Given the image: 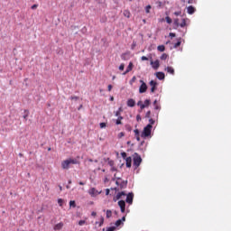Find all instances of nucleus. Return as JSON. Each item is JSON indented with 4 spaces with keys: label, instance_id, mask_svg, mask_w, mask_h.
<instances>
[{
    "label": "nucleus",
    "instance_id": "f257e3e1",
    "mask_svg": "<svg viewBox=\"0 0 231 231\" xmlns=\"http://www.w3.org/2000/svg\"><path fill=\"white\" fill-rule=\"evenodd\" d=\"M77 163H79V161L76 159H67L61 162V167L64 170H68L70 165H77Z\"/></svg>",
    "mask_w": 231,
    "mask_h": 231
},
{
    "label": "nucleus",
    "instance_id": "f03ea898",
    "mask_svg": "<svg viewBox=\"0 0 231 231\" xmlns=\"http://www.w3.org/2000/svg\"><path fill=\"white\" fill-rule=\"evenodd\" d=\"M152 131V125H147L143 128V132L141 134L142 138H147V137L151 136Z\"/></svg>",
    "mask_w": 231,
    "mask_h": 231
},
{
    "label": "nucleus",
    "instance_id": "7ed1b4c3",
    "mask_svg": "<svg viewBox=\"0 0 231 231\" xmlns=\"http://www.w3.org/2000/svg\"><path fill=\"white\" fill-rule=\"evenodd\" d=\"M141 163H142V157L135 152L134 154V166L135 167V169H138Z\"/></svg>",
    "mask_w": 231,
    "mask_h": 231
},
{
    "label": "nucleus",
    "instance_id": "20e7f679",
    "mask_svg": "<svg viewBox=\"0 0 231 231\" xmlns=\"http://www.w3.org/2000/svg\"><path fill=\"white\" fill-rule=\"evenodd\" d=\"M141 86L139 88V93H145L147 91V84L143 80H140Z\"/></svg>",
    "mask_w": 231,
    "mask_h": 231
},
{
    "label": "nucleus",
    "instance_id": "39448f33",
    "mask_svg": "<svg viewBox=\"0 0 231 231\" xmlns=\"http://www.w3.org/2000/svg\"><path fill=\"white\" fill-rule=\"evenodd\" d=\"M134 198V194L133 193H128L127 196H126V203H128L129 205H133V199Z\"/></svg>",
    "mask_w": 231,
    "mask_h": 231
},
{
    "label": "nucleus",
    "instance_id": "423d86ee",
    "mask_svg": "<svg viewBox=\"0 0 231 231\" xmlns=\"http://www.w3.org/2000/svg\"><path fill=\"white\" fill-rule=\"evenodd\" d=\"M150 86L152 87L151 93H154V91H156V86H158V83H156V81H154V80H151Z\"/></svg>",
    "mask_w": 231,
    "mask_h": 231
},
{
    "label": "nucleus",
    "instance_id": "0eeeda50",
    "mask_svg": "<svg viewBox=\"0 0 231 231\" xmlns=\"http://www.w3.org/2000/svg\"><path fill=\"white\" fill-rule=\"evenodd\" d=\"M118 205H119V207H120V208H121V212H122V213L125 212V201H124V200H119V201H118Z\"/></svg>",
    "mask_w": 231,
    "mask_h": 231
},
{
    "label": "nucleus",
    "instance_id": "6e6552de",
    "mask_svg": "<svg viewBox=\"0 0 231 231\" xmlns=\"http://www.w3.org/2000/svg\"><path fill=\"white\" fill-rule=\"evenodd\" d=\"M88 194H90V196H98L100 192H98L95 188H92L89 189Z\"/></svg>",
    "mask_w": 231,
    "mask_h": 231
},
{
    "label": "nucleus",
    "instance_id": "1a4fd4ad",
    "mask_svg": "<svg viewBox=\"0 0 231 231\" xmlns=\"http://www.w3.org/2000/svg\"><path fill=\"white\" fill-rule=\"evenodd\" d=\"M151 66H152L153 69H158V68H160V61L158 60L151 61Z\"/></svg>",
    "mask_w": 231,
    "mask_h": 231
},
{
    "label": "nucleus",
    "instance_id": "9d476101",
    "mask_svg": "<svg viewBox=\"0 0 231 231\" xmlns=\"http://www.w3.org/2000/svg\"><path fill=\"white\" fill-rule=\"evenodd\" d=\"M194 12H196V8H194V6L189 5V6L187 7V13L189 15H192V14H194Z\"/></svg>",
    "mask_w": 231,
    "mask_h": 231
},
{
    "label": "nucleus",
    "instance_id": "9b49d317",
    "mask_svg": "<svg viewBox=\"0 0 231 231\" xmlns=\"http://www.w3.org/2000/svg\"><path fill=\"white\" fill-rule=\"evenodd\" d=\"M125 162H126V167L128 169H130L132 163H133V159L131 157H126L125 158Z\"/></svg>",
    "mask_w": 231,
    "mask_h": 231
},
{
    "label": "nucleus",
    "instance_id": "f8f14e48",
    "mask_svg": "<svg viewBox=\"0 0 231 231\" xmlns=\"http://www.w3.org/2000/svg\"><path fill=\"white\" fill-rule=\"evenodd\" d=\"M135 104H136V102L134 101V99L131 98V99H128V101H127L128 107H134Z\"/></svg>",
    "mask_w": 231,
    "mask_h": 231
},
{
    "label": "nucleus",
    "instance_id": "ddd939ff",
    "mask_svg": "<svg viewBox=\"0 0 231 231\" xmlns=\"http://www.w3.org/2000/svg\"><path fill=\"white\" fill-rule=\"evenodd\" d=\"M164 71H167V73H170L171 75H174V68L172 67H166Z\"/></svg>",
    "mask_w": 231,
    "mask_h": 231
},
{
    "label": "nucleus",
    "instance_id": "4468645a",
    "mask_svg": "<svg viewBox=\"0 0 231 231\" xmlns=\"http://www.w3.org/2000/svg\"><path fill=\"white\" fill-rule=\"evenodd\" d=\"M156 77H157V79H159V80H163V79H165V73H163V72H157L156 73Z\"/></svg>",
    "mask_w": 231,
    "mask_h": 231
},
{
    "label": "nucleus",
    "instance_id": "2eb2a0df",
    "mask_svg": "<svg viewBox=\"0 0 231 231\" xmlns=\"http://www.w3.org/2000/svg\"><path fill=\"white\" fill-rule=\"evenodd\" d=\"M133 70V62H130L126 70L123 73V75H127V73H129V71Z\"/></svg>",
    "mask_w": 231,
    "mask_h": 231
},
{
    "label": "nucleus",
    "instance_id": "dca6fc26",
    "mask_svg": "<svg viewBox=\"0 0 231 231\" xmlns=\"http://www.w3.org/2000/svg\"><path fill=\"white\" fill-rule=\"evenodd\" d=\"M122 196H125V191H122V192H119L116 199H114V201H116L117 199H122Z\"/></svg>",
    "mask_w": 231,
    "mask_h": 231
},
{
    "label": "nucleus",
    "instance_id": "f3484780",
    "mask_svg": "<svg viewBox=\"0 0 231 231\" xmlns=\"http://www.w3.org/2000/svg\"><path fill=\"white\" fill-rule=\"evenodd\" d=\"M119 187L120 189H125L127 187V180H121Z\"/></svg>",
    "mask_w": 231,
    "mask_h": 231
},
{
    "label": "nucleus",
    "instance_id": "a211bd4d",
    "mask_svg": "<svg viewBox=\"0 0 231 231\" xmlns=\"http://www.w3.org/2000/svg\"><path fill=\"white\" fill-rule=\"evenodd\" d=\"M62 226H64V224L60 222L54 226V230H61Z\"/></svg>",
    "mask_w": 231,
    "mask_h": 231
},
{
    "label": "nucleus",
    "instance_id": "6ab92c4d",
    "mask_svg": "<svg viewBox=\"0 0 231 231\" xmlns=\"http://www.w3.org/2000/svg\"><path fill=\"white\" fill-rule=\"evenodd\" d=\"M173 24L175 26V29L180 28V20L178 18L174 19Z\"/></svg>",
    "mask_w": 231,
    "mask_h": 231
},
{
    "label": "nucleus",
    "instance_id": "aec40b11",
    "mask_svg": "<svg viewBox=\"0 0 231 231\" xmlns=\"http://www.w3.org/2000/svg\"><path fill=\"white\" fill-rule=\"evenodd\" d=\"M180 28H185L187 26V20L185 18L182 19V22L179 24Z\"/></svg>",
    "mask_w": 231,
    "mask_h": 231
},
{
    "label": "nucleus",
    "instance_id": "412c9836",
    "mask_svg": "<svg viewBox=\"0 0 231 231\" xmlns=\"http://www.w3.org/2000/svg\"><path fill=\"white\" fill-rule=\"evenodd\" d=\"M122 120H124L123 116H118V118L116 121V125H122Z\"/></svg>",
    "mask_w": 231,
    "mask_h": 231
},
{
    "label": "nucleus",
    "instance_id": "4be33fe9",
    "mask_svg": "<svg viewBox=\"0 0 231 231\" xmlns=\"http://www.w3.org/2000/svg\"><path fill=\"white\" fill-rule=\"evenodd\" d=\"M123 14L125 17H127L128 19L131 17V12H129V10H125Z\"/></svg>",
    "mask_w": 231,
    "mask_h": 231
},
{
    "label": "nucleus",
    "instance_id": "5701e85b",
    "mask_svg": "<svg viewBox=\"0 0 231 231\" xmlns=\"http://www.w3.org/2000/svg\"><path fill=\"white\" fill-rule=\"evenodd\" d=\"M158 51H165V46L164 45H159L157 47Z\"/></svg>",
    "mask_w": 231,
    "mask_h": 231
},
{
    "label": "nucleus",
    "instance_id": "b1692460",
    "mask_svg": "<svg viewBox=\"0 0 231 231\" xmlns=\"http://www.w3.org/2000/svg\"><path fill=\"white\" fill-rule=\"evenodd\" d=\"M145 107H149V106H151V99H146L144 100V104Z\"/></svg>",
    "mask_w": 231,
    "mask_h": 231
},
{
    "label": "nucleus",
    "instance_id": "393cba45",
    "mask_svg": "<svg viewBox=\"0 0 231 231\" xmlns=\"http://www.w3.org/2000/svg\"><path fill=\"white\" fill-rule=\"evenodd\" d=\"M113 216V212L109 209L106 210V217L109 218Z\"/></svg>",
    "mask_w": 231,
    "mask_h": 231
},
{
    "label": "nucleus",
    "instance_id": "a878e982",
    "mask_svg": "<svg viewBox=\"0 0 231 231\" xmlns=\"http://www.w3.org/2000/svg\"><path fill=\"white\" fill-rule=\"evenodd\" d=\"M134 82H136V76H134L133 78H132V79L130 80V86H133V84H134Z\"/></svg>",
    "mask_w": 231,
    "mask_h": 231
},
{
    "label": "nucleus",
    "instance_id": "bb28decb",
    "mask_svg": "<svg viewBox=\"0 0 231 231\" xmlns=\"http://www.w3.org/2000/svg\"><path fill=\"white\" fill-rule=\"evenodd\" d=\"M69 207H72L73 208H75V207H77V204H75V200L69 201Z\"/></svg>",
    "mask_w": 231,
    "mask_h": 231
},
{
    "label": "nucleus",
    "instance_id": "cd10ccee",
    "mask_svg": "<svg viewBox=\"0 0 231 231\" xmlns=\"http://www.w3.org/2000/svg\"><path fill=\"white\" fill-rule=\"evenodd\" d=\"M165 19H166V22H167L168 24H171L172 23V19H171V17L166 16Z\"/></svg>",
    "mask_w": 231,
    "mask_h": 231
},
{
    "label": "nucleus",
    "instance_id": "c85d7f7f",
    "mask_svg": "<svg viewBox=\"0 0 231 231\" xmlns=\"http://www.w3.org/2000/svg\"><path fill=\"white\" fill-rule=\"evenodd\" d=\"M120 113H122V107H119L118 110L116 112V116H121Z\"/></svg>",
    "mask_w": 231,
    "mask_h": 231
},
{
    "label": "nucleus",
    "instance_id": "c756f323",
    "mask_svg": "<svg viewBox=\"0 0 231 231\" xmlns=\"http://www.w3.org/2000/svg\"><path fill=\"white\" fill-rule=\"evenodd\" d=\"M167 57H169L166 53H163L162 56H161V60H166Z\"/></svg>",
    "mask_w": 231,
    "mask_h": 231
},
{
    "label": "nucleus",
    "instance_id": "7c9ffc66",
    "mask_svg": "<svg viewBox=\"0 0 231 231\" xmlns=\"http://www.w3.org/2000/svg\"><path fill=\"white\" fill-rule=\"evenodd\" d=\"M24 113H25V114L23 115V118H24L25 120H27L28 115H30V112H28V110H25Z\"/></svg>",
    "mask_w": 231,
    "mask_h": 231
},
{
    "label": "nucleus",
    "instance_id": "2f4dec72",
    "mask_svg": "<svg viewBox=\"0 0 231 231\" xmlns=\"http://www.w3.org/2000/svg\"><path fill=\"white\" fill-rule=\"evenodd\" d=\"M122 181L121 178H117V180H116V185H117V187H120V182Z\"/></svg>",
    "mask_w": 231,
    "mask_h": 231
},
{
    "label": "nucleus",
    "instance_id": "473e14b6",
    "mask_svg": "<svg viewBox=\"0 0 231 231\" xmlns=\"http://www.w3.org/2000/svg\"><path fill=\"white\" fill-rule=\"evenodd\" d=\"M70 100H75V102H77V100H80V97H79L77 96H73L70 97Z\"/></svg>",
    "mask_w": 231,
    "mask_h": 231
},
{
    "label": "nucleus",
    "instance_id": "72a5a7b5",
    "mask_svg": "<svg viewBox=\"0 0 231 231\" xmlns=\"http://www.w3.org/2000/svg\"><path fill=\"white\" fill-rule=\"evenodd\" d=\"M79 226H84V225H86V220H79Z\"/></svg>",
    "mask_w": 231,
    "mask_h": 231
},
{
    "label": "nucleus",
    "instance_id": "f704fd0d",
    "mask_svg": "<svg viewBox=\"0 0 231 231\" xmlns=\"http://www.w3.org/2000/svg\"><path fill=\"white\" fill-rule=\"evenodd\" d=\"M120 225H123L122 220H120V219L116 220V226H120Z\"/></svg>",
    "mask_w": 231,
    "mask_h": 231
},
{
    "label": "nucleus",
    "instance_id": "c9c22d12",
    "mask_svg": "<svg viewBox=\"0 0 231 231\" xmlns=\"http://www.w3.org/2000/svg\"><path fill=\"white\" fill-rule=\"evenodd\" d=\"M63 203H64V199H58V204L60 205V207H62Z\"/></svg>",
    "mask_w": 231,
    "mask_h": 231
},
{
    "label": "nucleus",
    "instance_id": "e433bc0d",
    "mask_svg": "<svg viewBox=\"0 0 231 231\" xmlns=\"http://www.w3.org/2000/svg\"><path fill=\"white\" fill-rule=\"evenodd\" d=\"M180 46H181V41L179 40L178 42L174 44V48H178Z\"/></svg>",
    "mask_w": 231,
    "mask_h": 231
},
{
    "label": "nucleus",
    "instance_id": "4c0bfd02",
    "mask_svg": "<svg viewBox=\"0 0 231 231\" xmlns=\"http://www.w3.org/2000/svg\"><path fill=\"white\" fill-rule=\"evenodd\" d=\"M121 156L122 158H124V160H125L127 158V153L125 152H121Z\"/></svg>",
    "mask_w": 231,
    "mask_h": 231
},
{
    "label": "nucleus",
    "instance_id": "58836bf2",
    "mask_svg": "<svg viewBox=\"0 0 231 231\" xmlns=\"http://www.w3.org/2000/svg\"><path fill=\"white\" fill-rule=\"evenodd\" d=\"M146 14H149L151 12V5H147L145 8Z\"/></svg>",
    "mask_w": 231,
    "mask_h": 231
},
{
    "label": "nucleus",
    "instance_id": "ea45409f",
    "mask_svg": "<svg viewBox=\"0 0 231 231\" xmlns=\"http://www.w3.org/2000/svg\"><path fill=\"white\" fill-rule=\"evenodd\" d=\"M115 230H116V227L115 226H110L106 229V231H115Z\"/></svg>",
    "mask_w": 231,
    "mask_h": 231
},
{
    "label": "nucleus",
    "instance_id": "a19ab883",
    "mask_svg": "<svg viewBox=\"0 0 231 231\" xmlns=\"http://www.w3.org/2000/svg\"><path fill=\"white\" fill-rule=\"evenodd\" d=\"M134 133L135 136H140V131L138 129H135L134 131Z\"/></svg>",
    "mask_w": 231,
    "mask_h": 231
},
{
    "label": "nucleus",
    "instance_id": "79ce46f5",
    "mask_svg": "<svg viewBox=\"0 0 231 231\" xmlns=\"http://www.w3.org/2000/svg\"><path fill=\"white\" fill-rule=\"evenodd\" d=\"M99 125L101 129H104L106 127V123H100Z\"/></svg>",
    "mask_w": 231,
    "mask_h": 231
},
{
    "label": "nucleus",
    "instance_id": "37998d69",
    "mask_svg": "<svg viewBox=\"0 0 231 231\" xmlns=\"http://www.w3.org/2000/svg\"><path fill=\"white\" fill-rule=\"evenodd\" d=\"M125 134H124V132H121L118 134V138H123V136H125Z\"/></svg>",
    "mask_w": 231,
    "mask_h": 231
},
{
    "label": "nucleus",
    "instance_id": "c03bdc74",
    "mask_svg": "<svg viewBox=\"0 0 231 231\" xmlns=\"http://www.w3.org/2000/svg\"><path fill=\"white\" fill-rule=\"evenodd\" d=\"M124 68H125V65H124V64H121V65L119 66L120 71H124Z\"/></svg>",
    "mask_w": 231,
    "mask_h": 231
},
{
    "label": "nucleus",
    "instance_id": "a18cd8bd",
    "mask_svg": "<svg viewBox=\"0 0 231 231\" xmlns=\"http://www.w3.org/2000/svg\"><path fill=\"white\" fill-rule=\"evenodd\" d=\"M149 122H150L149 125H153V124H154V120L153 119H149Z\"/></svg>",
    "mask_w": 231,
    "mask_h": 231
},
{
    "label": "nucleus",
    "instance_id": "49530a36",
    "mask_svg": "<svg viewBox=\"0 0 231 231\" xmlns=\"http://www.w3.org/2000/svg\"><path fill=\"white\" fill-rule=\"evenodd\" d=\"M141 60H149V58H147L146 56H143V57L141 58Z\"/></svg>",
    "mask_w": 231,
    "mask_h": 231
},
{
    "label": "nucleus",
    "instance_id": "de8ad7c7",
    "mask_svg": "<svg viewBox=\"0 0 231 231\" xmlns=\"http://www.w3.org/2000/svg\"><path fill=\"white\" fill-rule=\"evenodd\" d=\"M136 120H137V122H140V120H142V116H140V115H137Z\"/></svg>",
    "mask_w": 231,
    "mask_h": 231
},
{
    "label": "nucleus",
    "instance_id": "09e8293b",
    "mask_svg": "<svg viewBox=\"0 0 231 231\" xmlns=\"http://www.w3.org/2000/svg\"><path fill=\"white\" fill-rule=\"evenodd\" d=\"M110 171H111L112 172H115V171H116V168H115V166H112L111 169H110Z\"/></svg>",
    "mask_w": 231,
    "mask_h": 231
},
{
    "label": "nucleus",
    "instance_id": "8fccbe9b",
    "mask_svg": "<svg viewBox=\"0 0 231 231\" xmlns=\"http://www.w3.org/2000/svg\"><path fill=\"white\" fill-rule=\"evenodd\" d=\"M102 225H104V218H103V217H101V222L99 224V226H102Z\"/></svg>",
    "mask_w": 231,
    "mask_h": 231
},
{
    "label": "nucleus",
    "instance_id": "3c124183",
    "mask_svg": "<svg viewBox=\"0 0 231 231\" xmlns=\"http://www.w3.org/2000/svg\"><path fill=\"white\" fill-rule=\"evenodd\" d=\"M149 116H151V111H148V112L146 113V118H149Z\"/></svg>",
    "mask_w": 231,
    "mask_h": 231
},
{
    "label": "nucleus",
    "instance_id": "603ef678",
    "mask_svg": "<svg viewBox=\"0 0 231 231\" xmlns=\"http://www.w3.org/2000/svg\"><path fill=\"white\" fill-rule=\"evenodd\" d=\"M109 192H110L109 189H106V196H109Z\"/></svg>",
    "mask_w": 231,
    "mask_h": 231
},
{
    "label": "nucleus",
    "instance_id": "864d4df0",
    "mask_svg": "<svg viewBox=\"0 0 231 231\" xmlns=\"http://www.w3.org/2000/svg\"><path fill=\"white\" fill-rule=\"evenodd\" d=\"M170 37H176V33H174V32H170Z\"/></svg>",
    "mask_w": 231,
    "mask_h": 231
},
{
    "label": "nucleus",
    "instance_id": "5fc2aeb1",
    "mask_svg": "<svg viewBox=\"0 0 231 231\" xmlns=\"http://www.w3.org/2000/svg\"><path fill=\"white\" fill-rule=\"evenodd\" d=\"M174 15H177V16H178V15H181V12H175V13H174Z\"/></svg>",
    "mask_w": 231,
    "mask_h": 231
},
{
    "label": "nucleus",
    "instance_id": "6e6d98bb",
    "mask_svg": "<svg viewBox=\"0 0 231 231\" xmlns=\"http://www.w3.org/2000/svg\"><path fill=\"white\" fill-rule=\"evenodd\" d=\"M113 89V86L112 85H108V91H111Z\"/></svg>",
    "mask_w": 231,
    "mask_h": 231
},
{
    "label": "nucleus",
    "instance_id": "4d7b16f0",
    "mask_svg": "<svg viewBox=\"0 0 231 231\" xmlns=\"http://www.w3.org/2000/svg\"><path fill=\"white\" fill-rule=\"evenodd\" d=\"M37 8V5H32V10H35Z\"/></svg>",
    "mask_w": 231,
    "mask_h": 231
},
{
    "label": "nucleus",
    "instance_id": "13d9d810",
    "mask_svg": "<svg viewBox=\"0 0 231 231\" xmlns=\"http://www.w3.org/2000/svg\"><path fill=\"white\" fill-rule=\"evenodd\" d=\"M154 109L158 110V109H161V107H160V106L155 105Z\"/></svg>",
    "mask_w": 231,
    "mask_h": 231
},
{
    "label": "nucleus",
    "instance_id": "bf43d9fd",
    "mask_svg": "<svg viewBox=\"0 0 231 231\" xmlns=\"http://www.w3.org/2000/svg\"><path fill=\"white\" fill-rule=\"evenodd\" d=\"M109 165H110L111 167H114L113 165H115V162H114L113 161H111V162H109Z\"/></svg>",
    "mask_w": 231,
    "mask_h": 231
},
{
    "label": "nucleus",
    "instance_id": "052dcab7",
    "mask_svg": "<svg viewBox=\"0 0 231 231\" xmlns=\"http://www.w3.org/2000/svg\"><path fill=\"white\" fill-rule=\"evenodd\" d=\"M143 104L142 101H138L137 106H141Z\"/></svg>",
    "mask_w": 231,
    "mask_h": 231
},
{
    "label": "nucleus",
    "instance_id": "680f3d73",
    "mask_svg": "<svg viewBox=\"0 0 231 231\" xmlns=\"http://www.w3.org/2000/svg\"><path fill=\"white\" fill-rule=\"evenodd\" d=\"M141 109H145V106L143 104L140 106Z\"/></svg>",
    "mask_w": 231,
    "mask_h": 231
},
{
    "label": "nucleus",
    "instance_id": "e2e57ef3",
    "mask_svg": "<svg viewBox=\"0 0 231 231\" xmlns=\"http://www.w3.org/2000/svg\"><path fill=\"white\" fill-rule=\"evenodd\" d=\"M137 142H140V135H135Z\"/></svg>",
    "mask_w": 231,
    "mask_h": 231
},
{
    "label": "nucleus",
    "instance_id": "0e129e2a",
    "mask_svg": "<svg viewBox=\"0 0 231 231\" xmlns=\"http://www.w3.org/2000/svg\"><path fill=\"white\" fill-rule=\"evenodd\" d=\"M121 221H122V223H124V221H125V217H123L121 218Z\"/></svg>",
    "mask_w": 231,
    "mask_h": 231
},
{
    "label": "nucleus",
    "instance_id": "69168bd1",
    "mask_svg": "<svg viewBox=\"0 0 231 231\" xmlns=\"http://www.w3.org/2000/svg\"><path fill=\"white\" fill-rule=\"evenodd\" d=\"M91 216H97V212H95V211H93L92 213H91Z\"/></svg>",
    "mask_w": 231,
    "mask_h": 231
},
{
    "label": "nucleus",
    "instance_id": "338daca9",
    "mask_svg": "<svg viewBox=\"0 0 231 231\" xmlns=\"http://www.w3.org/2000/svg\"><path fill=\"white\" fill-rule=\"evenodd\" d=\"M158 103V100H154L153 106H157L156 104Z\"/></svg>",
    "mask_w": 231,
    "mask_h": 231
},
{
    "label": "nucleus",
    "instance_id": "774afa93",
    "mask_svg": "<svg viewBox=\"0 0 231 231\" xmlns=\"http://www.w3.org/2000/svg\"><path fill=\"white\" fill-rule=\"evenodd\" d=\"M79 185H86V183L80 181V182H79Z\"/></svg>",
    "mask_w": 231,
    "mask_h": 231
}]
</instances>
